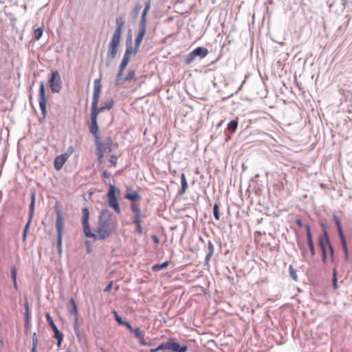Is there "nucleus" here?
Wrapping results in <instances>:
<instances>
[{"mask_svg":"<svg viewBox=\"0 0 352 352\" xmlns=\"http://www.w3.org/2000/svg\"><path fill=\"white\" fill-rule=\"evenodd\" d=\"M82 226L83 232L87 237L93 238L95 240H104L109 237L116 230V221L113 214L107 209H102L98 217V226L96 233L91 231L89 224V210L85 207L82 209Z\"/></svg>","mask_w":352,"mask_h":352,"instance_id":"f257e3e1","label":"nucleus"},{"mask_svg":"<svg viewBox=\"0 0 352 352\" xmlns=\"http://www.w3.org/2000/svg\"><path fill=\"white\" fill-rule=\"evenodd\" d=\"M101 91L100 79L97 78L94 82V92L91 103V125L89 126L90 133L96 135L98 131L97 124L98 111H96V105H98L100 94Z\"/></svg>","mask_w":352,"mask_h":352,"instance_id":"f03ea898","label":"nucleus"},{"mask_svg":"<svg viewBox=\"0 0 352 352\" xmlns=\"http://www.w3.org/2000/svg\"><path fill=\"white\" fill-rule=\"evenodd\" d=\"M56 229L57 232V251L60 256L62 254V240L63 232L64 228V222L62 213L60 210H56Z\"/></svg>","mask_w":352,"mask_h":352,"instance_id":"7ed1b4c3","label":"nucleus"},{"mask_svg":"<svg viewBox=\"0 0 352 352\" xmlns=\"http://www.w3.org/2000/svg\"><path fill=\"white\" fill-rule=\"evenodd\" d=\"M121 38L116 36L111 37L108 47L107 54V66L109 67L111 61L115 59L118 51V47L120 43Z\"/></svg>","mask_w":352,"mask_h":352,"instance_id":"20e7f679","label":"nucleus"},{"mask_svg":"<svg viewBox=\"0 0 352 352\" xmlns=\"http://www.w3.org/2000/svg\"><path fill=\"white\" fill-rule=\"evenodd\" d=\"M96 142L98 154L111 153L114 151L118 146L111 138H106L102 142H99L96 138Z\"/></svg>","mask_w":352,"mask_h":352,"instance_id":"39448f33","label":"nucleus"},{"mask_svg":"<svg viewBox=\"0 0 352 352\" xmlns=\"http://www.w3.org/2000/svg\"><path fill=\"white\" fill-rule=\"evenodd\" d=\"M117 190L118 189L113 184H110L109 191L107 192V198L109 207L113 208L116 214H120L121 213V210L116 197Z\"/></svg>","mask_w":352,"mask_h":352,"instance_id":"423d86ee","label":"nucleus"},{"mask_svg":"<svg viewBox=\"0 0 352 352\" xmlns=\"http://www.w3.org/2000/svg\"><path fill=\"white\" fill-rule=\"evenodd\" d=\"M49 84L51 91L53 93H59L62 89V80L59 72L54 71L49 80Z\"/></svg>","mask_w":352,"mask_h":352,"instance_id":"0eeeda50","label":"nucleus"},{"mask_svg":"<svg viewBox=\"0 0 352 352\" xmlns=\"http://www.w3.org/2000/svg\"><path fill=\"white\" fill-rule=\"evenodd\" d=\"M30 197H31V202H30V208H29V218H28V221L24 228V230H23V241H25L26 239L27 232L30 227L31 221H32L33 215H34L35 199H36L35 190H31Z\"/></svg>","mask_w":352,"mask_h":352,"instance_id":"6e6552de","label":"nucleus"},{"mask_svg":"<svg viewBox=\"0 0 352 352\" xmlns=\"http://www.w3.org/2000/svg\"><path fill=\"white\" fill-rule=\"evenodd\" d=\"M30 197H31V202H30V208H29V218H28V221L24 228V230H23V241H25L26 239L27 232L30 227L31 221H32L33 215H34L35 199H36L35 190H31Z\"/></svg>","mask_w":352,"mask_h":352,"instance_id":"1a4fd4ad","label":"nucleus"},{"mask_svg":"<svg viewBox=\"0 0 352 352\" xmlns=\"http://www.w3.org/2000/svg\"><path fill=\"white\" fill-rule=\"evenodd\" d=\"M46 319L47 322L49 323L50 327L54 331V338L57 340V346L60 347L61 346L62 341L63 340V334L60 332L55 324L52 318L51 317L49 313L46 314Z\"/></svg>","mask_w":352,"mask_h":352,"instance_id":"9d476101","label":"nucleus"},{"mask_svg":"<svg viewBox=\"0 0 352 352\" xmlns=\"http://www.w3.org/2000/svg\"><path fill=\"white\" fill-rule=\"evenodd\" d=\"M38 97H39L40 109L41 111V113L43 115V118H45L47 115V109H46L47 98L45 96L44 82L43 81H41L39 85Z\"/></svg>","mask_w":352,"mask_h":352,"instance_id":"9b49d317","label":"nucleus"},{"mask_svg":"<svg viewBox=\"0 0 352 352\" xmlns=\"http://www.w3.org/2000/svg\"><path fill=\"white\" fill-rule=\"evenodd\" d=\"M321 226L323 228L324 234L321 235L319 238V245L320 247L322 254L327 253V245L329 247L330 241L328 236L327 232L326 231L325 225L324 223H321Z\"/></svg>","mask_w":352,"mask_h":352,"instance_id":"f8f14e48","label":"nucleus"},{"mask_svg":"<svg viewBox=\"0 0 352 352\" xmlns=\"http://www.w3.org/2000/svg\"><path fill=\"white\" fill-rule=\"evenodd\" d=\"M116 27L113 34V36L121 38L122 30L125 25L124 17L123 16H118L116 18Z\"/></svg>","mask_w":352,"mask_h":352,"instance_id":"ddd939ff","label":"nucleus"},{"mask_svg":"<svg viewBox=\"0 0 352 352\" xmlns=\"http://www.w3.org/2000/svg\"><path fill=\"white\" fill-rule=\"evenodd\" d=\"M124 326L130 331L131 333H133L134 336L139 339V342L140 344H146V341L144 339V333L139 327L133 328L129 322H127Z\"/></svg>","mask_w":352,"mask_h":352,"instance_id":"4468645a","label":"nucleus"},{"mask_svg":"<svg viewBox=\"0 0 352 352\" xmlns=\"http://www.w3.org/2000/svg\"><path fill=\"white\" fill-rule=\"evenodd\" d=\"M146 25L139 24L138 34L135 39V51H138L140 45L142 41V39L146 34Z\"/></svg>","mask_w":352,"mask_h":352,"instance_id":"2eb2a0df","label":"nucleus"},{"mask_svg":"<svg viewBox=\"0 0 352 352\" xmlns=\"http://www.w3.org/2000/svg\"><path fill=\"white\" fill-rule=\"evenodd\" d=\"M129 61V58H127L123 56V58L120 63L119 69H118V74L116 76V85L121 84V77L122 76L123 72H124V69L126 68V67L127 66Z\"/></svg>","mask_w":352,"mask_h":352,"instance_id":"dca6fc26","label":"nucleus"},{"mask_svg":"<svg viewBox=\"0 0 352 352\" xmlns=\"http://www.w3.org/2000/svg\"><path fill=\"white\" fill-rule=\"evenodd\" d=\"M305 229H306V234H307V245L309 246L311 256H314L316 254V250H315V248H314V241L312 239V234H311V232L310 226L308 224L306 225Z\"/></svg>","mask_w":352,"mask_h":352,"instance_id":"f3484780","label":"nucleus"},{"mask_svg":"<svg viewBox=\"0 0 352 352\" xmlns=\"http://www.w3.org/2000/svg\"><path fill=\"white\" fill-rule=\"evenodd\" d=\"M69 155H57L54 162V168L60 170L63 164L66 162Z\"/></svg>","mask_w":352,"mask_h":352,"instance_id":"a211bd4d","label":"nucleus"},{"mask_svg":"<svg viewBox=\"0 0 352 352\" xmlns=\"http://www.w3.org/2000/svg\"><path fill=\"white\" fill-rule=\"evenodd\" d=\"M176 343L177 342L173 339H168L166 342H162L160 344L158 349H162V352L166 351V350H171L173 352Z\"/></svg>","mask_w":352,"mask_h":352,"instance_id":"6ab92c4d","label":"nucleus"},{"mask_svg":"<svg viewBox=\"0 0 352 352\" xmlns=\"http://www.w3.org/2000/svg\"><path fill=\"white\" fill-rule=\"evenodd\" d=\"M126 50H125V52L124 54V57H126V58L130 59L131 56L135 55L137 54L138 51H135V47H133L131 40H130V41L127 40L126 43Z\"/></svg>","mask_w":352,"mask_h":352,"instance_id":"aec40b11","label":"nucleus"},{"mask_svg":"<svg viewBox=\"0 0 352 352\" xmlns=\"http://www.w3.org/2000/svg\"><path fill=\"white\" fill-rule=\"evenodd\" d=\"M151 8V0H147L145 3L144 8L142 11L141 19L139 24L146 25V14Z\"/></svg>","mask_w":352,"mask_h":352,"instance_id":"412c9836","label":"nucleus"},{"mask_svg":"<svg viewBox=\"0 0 352 352\" xmlns=\"http://www.w3.org/2000/svg\"><path fill=\"white\" fill-rule=\"evenodd\" d=\"M67 309L71 315L74 314V316H78L77 305H76L74 298H71L69 300V302L67 304Z\"/></svg>","mask_w":352,"mask_h":352,"instance_id":"4be33fe9","label":"nucleus"},{"mask_svg":"<svg viewBox=\"0 0 352 352\" xmlns=\"http://www.w3.org/2000/svg\"><path fill=\"white\" fill-rule=\"evenodd\" d=\"M113 104L114 101L112 98L109 99L107 101H104L100 108H98L96 107V111H98V114L104 110H109L112 109Z\"/></svg>","mask_w":352,"mask_h":352,"instance_id":"5701e85b","label":"nucleus"},{"mask_svg":"<svg viewBox=\"0 0 352 352\" xmlns=\"http://www.w3.org/2000/svg\"><path fill=\"white\" fill-rule=\"evenodd\" d=\"M192 52L193 55H195V56H199L201 58L206 57L208 54L207 48L204 47H197L195 49H194Z\"/></svg>","mask_w":352,"mask_h":352,"instance_id":"b1692460","label":"nucleus"},{"mask_svg":"<svg viewBox=\"0 0 352 352\" xmlns=\"http://www.w3.org/2000/svg\"><path fill=\"white\" fill-rule=\"evenodd\" d=\"M131 210L134 213L133 219L141 218V210L139 204L132 202L131 204Z\"/></svg>","mask_w":352,"mask_h":352,"instance_id":"393cba45","label":"nucleus"},{"mask_svg":"<svg viewBox=\"0 0 352 352\" xmlns=\"http://www.w3.org/2000/svg\"><path fill=\"white\" fill-rule=\"evenodd\" d=\"M208 252L206 256L204 263L205 265H208V262L210 261L211 257L212 256L214 251V245L212 244V241H208Z\"/></svg>","mask_w":352,"mask_h":352,"instance_id":"a878e982","label":"nucleus"},{"mask_svg":"<svg viewBox=\"0 0 352 352\" xmlns=\"http://www.w3.org/2000/svg\"><path fill=\"white\" fill-rule=\"evenodd\" d=\"M188 188V182L184 173L181 175V188L179 191L180 195H183Z\"/></svg>","mask_w":352,"mask_h":352,"instance_id":"bb28decb","label":"nucleus"},{"mask_svg":"<svg viewBox=\"0 0 352 352\" xmlns=\"http://www.w3.org/2000/svg\"><path fill=\"white\" fill-rule=\"evenodd\" d=\"M124 198L126 199L131 200L133 202L134 201L140 199L141 198V197H140V194L138 193V192L135 191V192H133V193H130V192H127L126 193V195H124Z\"/></svg>","mask_w":352,"mask_h":352,"instance_id":"cd10ccee","label":"nucleus"},{"mask_svg":"<svg viewBox=\"0 0 352 352\" xmlns=\"http://www.w3.org/2000/svg\"><path fill=\"white\" fill-rule=\"evenodd\" d=\"M24 308H25V313H24V317L26 319V322H28V320H30V307L28 305V298L25 297V303H24Z\"/></svg>","mask_w":352,"mask_h":352,"instance_id":"c85d7f7f","label":"nucleus"},{"mask_svg":"<svg viewBox=\"0 0 352 352\" xmlns=\"http://www.w3.org/2000/svg\"><path fill=\"white\" fill-rule=\"evenodd\" d=\"M168 265V261H165L161 264H155L152 267V270L153 272H158L161 270H164L166 268Z\"/></svg>","mask_w":352,"mask_h":352,"instance_id":"c756f323","label":"nucleus"},{"mask_svg":"<svg viewBox=\"0 0 352 352\" xmlns=\"http://www.w3.org/2000/svg\"><path fill=\"white\" fill-rule=\"evenodd\" d=\"M219 202H216L213 206V214L216 220L220 219Z\"/></svg>","mask_w":352,"mask_h":352,"instance_id":"7c9ffc66","label":"nucleus"},{"mask_svg":"<svg viewBox=\"0 0 352 352\" xmlns=\"http://www.w3.org/2000/svg\"><path fill=\"white\" fill-rule=\"evenodd\" d=\"M135 72L134 70H130L124 78L121 77V84L129 81L135 76Z\"/></svg>","mask_w":352,"mask_h":352,"instance_id":"2f4dec72","label":"nucleus"},{"mask_svg":"<svg viewBox=\"0 0 352 352\" xmlns=\"http://www.w3.org/2000/svg\"><path fill=\"white\" fill-rule=\"evenodd\" d=\"M186 345L181 346L178 342L175 344L173 352H186L188 351Z\"/></svg>","mask_w":352,"mask_h":352,"instance_id":"473e14b6","label":"nucleus"},{"mask_svg":"<svg viewBox=\"0 0 352 352\" xmlns=\"http://www.w3.org/2000/svg\"><path fill=\"white\" fill-rule=\"evenodd\" d=\"M238 126V122L235 120H232L228 124V129L232 132H234Z\"/></svg>","mask_w":352,"mask_h":352,"instance_id":"72a5a7b5","label":"nucleus"},{"mask_svg":"<svg viewBox=\"0 0 352 352\" xmlns=\"http://www.w3.org/2000/svg\"><path fill=\"white\" fill-rule=\"evenodd\" d=\"M37 344H38V338H37L36 333L34 332L32 335V352H37Z\"/></svg>","mask_w":352,"mask_h":352,"instance_id":"f704fd0d","label":"nucleus"},{"mask_svg":"<svg viewBox=\"0 0 352 352\" xmlns=\"http://www.w3.org/2000/svg\"><path fill=\"white\" fill-rule=\"evenodd\" d=\"M289 273L290 277L295 281H298V275L296 271L294 269L292 265L289 267Z\"/></svg>","mask_w":352,"mask_h":352,"instance_id":"c9c22d12","label":"nucleus"},{"mask_svg":"<svg viewBox=\"0 0 352 352\" xmlns=\"http://www.w3.org/2000/svg\"><path fill=\"white\" fill-rule=\"evenodd\" d=\"M133 223L136 226V230L139 234L142 233V228L141 226V218L140 219H135L133 221Z\"/></svg>","mask_w":352,"mask_h":352,"instance_id":"e433bc0d","label":"nucleus"},{"mask_svg":"<svg viewBox=\"0 0 352 352\" xmlns=\"http://www.w3.org/2000/svg\"><path fill=\"white\" fill-rule=\"evenodd\" d=\"M113 315L116 321L121 325H125V324L127 323V321H124L122 320V318L118 315V312L116 311H113Z\"/></svg>","mask_w":352,"mask_h":352,"instance_id":"4c0bfd02","label":"nucleus"},{"mask_svg":"<svg viewBox=\"0 0 352 352\" xmlns=\"http://www.w3.org/2000/svg\"><path fill=\"white\" fill-rule=\"evenodd\" d=\"M141 8H142V6L140 3H137L135 6L134 8L132 10V14H133V17L134 19L137 18V16H138L140 10H141Z\"/></svg>","mask_w":352,"mask_h":352,"instance_id":"58836bf2","label":"nucleus"},{"mask_svg":"<svg viewBox=\"0 0 352 352\" xmlns=\"http://www.w3.org/2000/svg\"><path fill=\"white\" fill-rule=\"evenodd\" d=\"M195 57H196L195 55H193V52L192 51L186 56V59L184 60L185 63L186 65L190 64L194 60Z\"/></svg>","mask_w":352,"mask_h":352,"instance_id":"ea45409f","label":"nucleus"},{"mask_svg":"<svg viewBox=\"0 0 352 352\" xmlns=\"http://www.w3.org/2000/svg\"><path fill=\"white\" fill-rule=\"evenodd\" d=\"M43 28H38L34 30V38L36 40H39L43 35Z\"/></svg>","mask_w":352,"mask_h":352,"instance_id":"a19ab883","label":"nucleus"},{"mask_svg":"<svg viewBox=\"0 0 352 352\" xmlns=\"http://www.w3.org/2000/svg\"><path fill=\"white\" fill-rule=\"evenodd\" d=\"M336 275H337V272H336V269H333V288L335 290L337 289L338 287Z\"/></svg>","mask_w":352,"mask_h":352,"instance_id":"79ce46f5","label":"nucleus"},{"mask_svg":"<svg viewBox=\"0 0 352 352\" xmlns=\"http://www.w3.org/2000/svg\"><path fill=\"white\" fill-rule=\"evenodd\" d=\"M11 278L13 282L16 281V268L15 266L11 267L10 269Z\"/></svg>","mask_w":352,"mask_h":352,"instance_id":"37998d69","label":"nucleus"},{"mask_svg":"<svg viewBox=\"0 0 352 352\" xmlns=\"http://www.w3.org/2000/svg\"><path fill=\"white\" fill-rule=\"evenodd\" d=\"M117 155H111L109 162L111 164L112 166H116L117 164Z\"/></svg>","mask_w":352,"mask_h":352,"instance_id":"c03bdc74","label":"nucleus"},{"mask_svg":"<svg viewBox=\"0 0 352 352\" xmlns=\"http://www.w3.org/2000/svg\"><path fill=\"white\" fill-rule=\"evenodd\" d=\"M73 327H74V330L79 329V324H78V316H74Z\"/></svg>","mask_w":352,"mask_h":352,"instance_id":"a18cd8bd","label":"nucleus"},{"mask_svg":"<svg viewBox=\"0 0 352 352\" xmlns=\"http://www.w3.org/2000/svg\"><path fill=\"white\" fill-rule=\"evenodd\" d=\"M333 220H334L335 223L336 225L337 229L338 230H340V228H342L341 223H340V220L338 219V218L336 215H333Z\"/></svg>","mask_w":352,"mask_h":352,"instance_id":"49530a36","label":"nucleus"},{"mask_svg":"<svg viewBox=\"0 0 352 352\" xmlns=\"http://www.w3.org/2000/svg\"><path fill=\"white\" fill-rule=\"evenodd\" d=\"M112 286H113V282L111 281L106 287L104 289V292H109L111 289H112Z\"/></svg>","mask_w":352,"mask_h":352,"instance_id":"de8ad7c7","label":"nucleus"},{"mask_svg":"<svg viewBox=\"0 0 352 352\" xmlns=\"http://www.w3.org/2000/svg\"><path fill=\"white\" fill-rule=\"evenodd\" d=\"M338 232L340 241L346 239L342 228H340V230H338Z\"/></svg>","mask_w":352,"mask_h":352,"instance_id":"09e8293b","label":"nucleus"},{"mask_svg":"<svg viewBox=\"0 0 352 352\" xmlns=\"http://www.w3.org/2000/svg\"><path fill=\"white\" fill-rule=\"evenodd\" d=\"M85 245H86V247H87V253H91V249L90 242L89 241H85Z\"/></svg>","mask_w":352,"mask_h":352,"instance_id":"8fccbe9b","label":"nucleus"},{"mask_svg":"<svg viewBox=\"0 0 352 352\" xmlns=\"http://www.w3.org/2000/svg\"><path fill=\"white\" fill-rule=\"evenodd\" d=\"M74 332H75V334H76V337H77V338H78V341H80V340H81V336H80V329H75V330H74Z\"/></svg>","mask_w":352,"mask_h":352,"instance_id":"3c124183","label":"nucleus"},{"mask_svg":"<svg viewBox=\"0 0 352 352\" xmlns=\"http://www.w3.org/2000/svg\"><path fill=\"white\" fill-rule=\"evenodd\" d=\"M110 176V173L108 172V170H104L102 172V177L104 178H109Z\"/></svg>","mask_w":352,"mask_h":352,"instance_id":"603ef678","label":"nucleus"},{"mask_svg":"<svg viewBox=\"0 0 352 352\" xmlns=\"http://www.w3.org/2000/svg\"><path fill=\"white\" fill-rule=\"evenodd\" d=\"M329 251H330L331 256H333V254H334V250H333V246H332L331 243H329Z\"/></svg>","mask_w":352,"mask_h":352,"instance_id":"864d4df0","label":"nucleus"},{"mask_svg":"<svg viewBox=\"0 0 352 352\" xmlns=\"http://www.w3.org/2000/svg\"><path fill=\"white\" fill-rule=\"evenodd\" d=\"M30 320H28V322H26V319L25 318V324H24V327L26 330V331H28V329H29V326H30Z\"/></svg>","mask_w":352,"mask_h":352,"instance_id":"5fc2aeb1","label":"nucleus"},{"mask_svg":"<svg viewBox=\"0 0 352 352\" xmlns=\"http://www.w3.org/2000/svg\"><path fill=\"white\" fill-rule=\"evenodd\" d=\"M327 253L324 252V254H322V261L324 263H325L327 261Z\"/></svg>","mask_w":352,"mask_h":352,"instance_id":"6e6d98bb","label":"nucleus"},{"mask_svg":"<svg viewBox=\"0 0 352 352\" xmlns=\"http://www.w3.org/2000/svg\"><path fill=\"white\" fill-rule=\"evenodd\" d=\"M296 223L299 227H302L303 226L302 221L300 219H297Z\"/></svg>","mask_w":352,"mask_h":352,"instance_id":"4d7b16f0","label":"nucleus"},{"mask_svg":"<svg viewBox=\"0 0 352 352\" xmlns=\"http://www.w3.org/2000/svg\"><path fill=\"white\" fill-rule=\"evenodd\" d=\"M6 160V155H1V157L0 158L1 160V165L3 164L4 161Z\"/></svg>","mask_w":352,"mask_h":352,"instance_id":"13d9d810","label":"nucleus"},{"mask_svg":"<svg viewBox=\"0 0 352 352\" xmlns=\"http://www.w3.org/2000/svg\"><path fill=\"white\" fill-rule=\"evenodd\" d=\"M152 238H153V241H154V242H155V243H159V239H158V238L157 237V236H155V235H153V236H152Z\"/></svg>","mask_w":352,"mask_h":352,"instance_id":"bf43d9fd","label":"nucleus"},{"mask_svg":"<svg viewBox=\"0 0 352 352\" xmlns=\"http://www.w3.org/2000/svg\"><path fill=\"white\" fill-rule=\"evenodd\" d=\"M341 245H342V248H343V247H347V245H346V239H344V240H341Z\"/></svg>","mask_w":352,"mask_h":352,"instance_id":"052dcab7","label":"nucleus"},{"mask_svg":"<svg viewBox=\"0 0 352 352\" xmlns=\"http://www.w3.org/2000/svg\"><path fill=\"white\" fill-rule=\"evenodd\" d=\"M162 351V349H158V346H157V348H155V349H151L150 350V352H157V351Z\"/></svg>","mask_w":352,"mask_h":352,"instance_id":"680f3d73","label":"nucleus"},{"mask_svg":"<svg viewBox=\"0 0 352 352\" xmlns=\"http://www.w3.org/2000/svg\"><path fill=\"white\" fill-rule=\"evenodd\" d=\"M13 285H14V289L17 291L18 290V285H17L16 281L13 282Z\"/></svg>","mask_w":352,"mask_h":352,"instance_id":"e2e57ef3","label":"nucleus"},{"mask_svg":"<svg viewBox=\"0 0 352 352\" xmlns=\"http://www.w3.org/2000/svg\"><path fill=\"white\" fill-rule=\"evenodd\" d=\"M344 259L346 261H347L349 260V252L344 253Z\"/></svg>","mask_w":352,"mask_h":352,"instance_id":"0e129e2a","label":"nucleus"},{"mask_svg":"<svg viewBox=\"0 0 352 352\" xmlns=\"http://www.w3.org/2000/svg\"><path fill=\"white\" fill-rule=\"evenodd\" d=\"M342 249H343V251H344V253H348L349 252L347 247H343Z\"/></svg>","mask_w":352,"mask_h":352,"instance_id":"69168bd1","label":"nucleus"},{"mask_svg":"<svg viewBox=\"0 0 352 352\" xmlns=\"http://www.w3.org/2000/svg\"><path fill=\"white\" fill-rule=\"evenodd\" d=\"M142 346H151V342H146V344H142Z\"/></svg>","mask_w":352,"mask_h":352,"instance_id":"338daca9","label":"nucleus"},{"mask_svg":"<svg viewBox=\"0 0 352 352\" xmlns=\"http://www.w3.org/2000/svg\"><path fill=\"white\" fill-rule=\"evenodd\" d=\"M104 157V155H98L99 160L101 161L102 157Z\"/></svg>","mask_w":352,"mask_h":352,"instance_id":"774afa93","label":"nucleus"}]
</instances>
